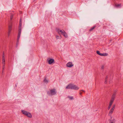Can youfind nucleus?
I'll return each instance as SVG.
<instances>
[{
	"label": "nucleus",
	"mask_w": 123,
	"mask_h": 123,
	"mask_svg": "<svg viewBox=\"0 0 123 123\" xmlns=\"http://www.w3.org/2000/svg\"><path fill=\"white\" fill-rule=\"evenodd\" d=\"M22 19L21 18H20V19L19 26V29L18 30V38L17 39V46L18 44L19 40L20 37V35L21 33V26H22Z\"/></svg>",
	"instance_id": "f257e3e1"
},
{
	"label": "nucleus",
	"mask_w": 123,
	"mask_h": 123,
	"mask_svg": "<svg viewBox=\"0 0 123 123\" xmlns=\"http://www.w3.org/2000/svg\"><path fill=\"white\" fill-rule=\"evenodd\" d=\"M66 88L68 89L78 90L79 89V88L76 85L70 84L66 86Z\"/></svg>",
	"instance_id": "f03ea898"
},
{
	"label": "nucleus",
	"mask_w": 123,
	"mask_h": 123,
	"mask_svg": "<svg viewBox=\"0 0 123 123\" xmlns=\"http://www.w3.org/2000/svg\"><path fill=\"white\" fill-rule=\"evenodd\" d=\"M47 94L49 96H52L55 95L56 94V90L55 89H51L50 91L47 92Z\"/></svg>",
	"instance_id": "7ed1b4c3"
},
{
	"label": "nucleus",
	"mask_w": 123,
	"mask_h": 123,
	"mask_svg": "<svg viewBox=\"0 0 123 123\" xmlns=\"http://www.w3.org/2000/svg\"><path fill=\"white\" fill-rule=\"evenodd\" d=\"M56 31L59 34L61 33L66 38L68 37V36L67 34L64 30H60L59 28H57L56 29Z\"/></svg>",
	"instance_id": "20e7f679"
},
{
	"label": "nucleus",
	"mask_w": 123,
	"mask_h": 123,
	"mask_svg": "<svg viewBox=\"0 0 123 123\" xmlns=\"http://www.w3.org/2000/svg\"><path fill=\"white\" fill-rule=\"evenodd\" d=\"M22 113L25 115L30 118L32 117V116L31 114L29 112L25 110H22Z\"/></svg>",
	"instance_id": "39448f33"
},
{
	"label": "nucleus",
	"mask_w": 123,
	"mask_h": 123,
	"mask_svg": "<svg viewBox=\"0 0 123 123\" xmlns=\"http://www.w3.org/2000/svg\"><path fill=\"white\" fill-rule=\"evenodd\" d=\"M47 61L49 64H52L55 63L54 59L50 58L47 59Z\"/></svg>",
	"instance_id": "423d86ee"
},
{
	"label": "nucleus",
	"mask_w": 123,
	"mask_h": 123,
	"mask_svg": "<svg viewBox=\"0 0 123 123\" xmlns=\"http://www.w3.org/2000/svg\"><path fill=\"white\" fill-rule=\"evenodd\" d=\"M67 67L71 68L74 66L72 63L71 62H68L66 65Z\"/></svg>",
	"instance_id": "0eeeda50"
},
{
	"label": "nucleus",
	"mask_w": 123,
	"mask_h": 123,
	"mask_svg": "<svg viewBox=\"0 0 123 123\" xmlns=\"http://www.w3.org/2000/svg\"><path fill=\"white\" fill-rule=\"evenodd\" d=\"M12 26L11 25H9V26L8 30V36L10 35V32L12 30Z\"/></svg>",
	"instance_id": "6e6552de"
},
{
	"label": "nucleus",
	"mask_w": 123,
	"mask_h": 123,
	"mask_svg": "<svg viewBox=\"0 0 123 123\" xmlns=\"http://www.w3.org/2000/svg\"><path fill=\"white\" fill-rule=\"evenodd\" d=\"M116 92L117 91H114L113 94L112 95V96L111 97V99H114L115 98V96L116 95Z\"/></svg>",
	"instance_id": "1a4fd4ad"
},
{
	"label": "nucleus",
	"mask_w": 123,
	"mask_h": 123,
	"mask_svg": "<svg viewBox=\"0 0 123 123\" xmlns=\"http://www.w3.org/2000/svg\"><path fill=\"white\" fill-rule=\"evenodd\" d=\"M96 27V26H93L89 30V31H92Z\"/></svg>",
	"instance_id": "9d476101"
},
{
	"label": "nucleus",
	"mask_w": 123,
	"mask_h": 123,
	"mask_svg": "<svg viewBox=\"0 0 123 123\" xmlns=\"http://www.w3.org/2000/svg\"><path fill=\"white\" fill-rule=\"evenodd\" d=\"M110 121L111 122L110 123H115L116 120L115 119H113L112 120H111Z\"/></svg>",
	"instance_id": "9b49d317"
},
{
	"label": "nucleus",
	"mask_w": 123,
	"mask_h": 123,
	"mask_svg": "<svg viewBox=\"0 0 123 123\" xmlns=\"http://www.w3.org/2000/svg\"><path fill=\"white\" fill-rule=\"evenodd\" d=\"M107 55V54L106 53H101V56H105Z\"/></svg>",
	"instance_id": "f8f14e48"
},
{
	"label": "nucleus",
	"mask_w": 123,
	"mask_h": 123,
	"mask_svg": "<svg viewBox=\"0 0 123 123\" xmlns=\"http://www.w3.org/2000/svg\"><path fill=\"white\" fill-rule=\"evenodd\" d=\"M108 78V76H106L105 80V84H106L107 83V80Z\"/></svg>",
	"instance_id": "ddd939ff"
},
{
	"label": "nucleus",
	"mask_w": 123,
	"mask_h": 123,
	"mask_svg": "<svg viewBox=\"0 0 123 123\" xmlns=\"http://www.w3.org/2000/svg\"><path fill=\"white\" fill-rule=\"evenodd\" d=\"M97 53L99 55L101 56V53H100V52L99 51L97 50L96 51Z\"/></svg>",
	"instance_id": "4468645a"
},
{
	"label": "nucleus",
	"mask_w": 123,
	"mask_h": 123,
	"mask_svg": "<svg viewBox=\"0 0 123 123\" xmlns=\"http://www.w3.org/2000/svg\"><path fill=\"white\" fill-rule=\"evenodd\" d=\"M43 81L44 82L46 83H48V80L46 79V78L44 79L43 80Z\"/></svg>",
	"instance_id": "2eb2a0df"
},
{
	"label": "nucleus",
	"mask_w": 123,
	"mask_h": 123,
	"mask_svg": "<svg viewBox=\"0 0 123 123\" xmlns=\"http://www.w3.org/2000/svg\"><path fill=\"white\" fill-rule=\"evenodd\" d=\"M116 7H121V4H116Z\"/></svg>",
	"instance_id": "dca6fc26"
},
{
	"label": "nucleus",
	"mask_w": 123,
	"mask_h": 123,
	"mask_svg": "<svg viewBox=\"0 0 123 123\" xmlns=\"http://www.w3.org/2000/svg\"><path fill=\"white\" fill-rule=\"evenodd\" d=\"M113 110H112V109H111L109 112V115L110 114H112V113H113Z\"/></svg>",
	"instance_id": "f3484780"
},
{
	"label": "nucleus",
	"mask_w": 123,
	"mask_h": 123,
	"mask_svg": "<svg viewBox=\"0 0 123 123\" xmlns=\"http://www.w3.org/2000/svg\"><path fill=\"white\" fill-rule=\"evenodd\" d=\"M115 104L114 105H113V107H112V108L111 109H112V110H114V109L115 107Z\"/></svg>",
	"instance_id": "a211bd4d"
},
{
	"label": "nucleus",
	"mask_w": 123,
	"mask_h": 123,
	"mask_svg": "<svg viewBox=\"0 0 123 123\" xmlns=\"http://www.w3.org/2000/svg\"><path fill=\"white\" fill-rule=\"evenodd\" d=\"M56 39H60V38H61V37H59L58 35H56Z\"/></svg>",
	"instance_id": "6ab92c4d"
},
{
	"label": "nucleus",
	"mask_w": 123,
	"mask_h": 123,
	"mask_svg": "<svg viewBox=\"0 0 123 123\" xmlns=\"http://www.w3.org/2000/svg\"><path fill=\"white\" fill-rule=\"evenodd\" d=\"M68 97L71 100H72L73 99V97L72 96H68Z\"/></svg>",
	"instance_id": "aec40b11"
},
{
	"label": "nucleus",
	"mask_w": 123,
	"mask_h": 123,
	"mask_svg": "<svg viewBox=\"0 0 123 123\" xmlns=\"http://www.w3.org/2000/svg\"><path fill=\"white\" fill-rule=\"evenodd\" d=\"M111 105H109L108 107V110H109L110 109V108H111Z\"/></svg>",
	"instance_id": "412c9836"
},
{
	"label": "nucleus",
	"mask_w": 123,
	"mask_h": 123,
	"mask_svg": "<svg viewBox=\"0 0 123 123\" xmlns=\"http://www.w3.org/2000/svg\"><path fill=\"white\" fill-rule=\"evenodd\" d=\"M113 103V102L110 101V103L109 105H111V106Z\"/></svg>",
	"instance_id": "4be33fe9"
},
{
	"label": "nucleus",
	"mask_w": 123,
	"mask_h": 123,
	"mask_svg": "<svg viewBox=\"0 0 123 123\" xmlns=\"http://www.w3.org/2000/svg\"><path fill=\"white\" fill-rule=\"evenodd\" d=\"M114 99H112L111 98L110 101L113 102Z\"/></svg>",
	"instance_id": "5701e85b"
},
{
	"label": "nucleus",
	"mask_w": 123,
	"mask_h": 123,
	"mask_svg": "<svg viewBox=\"0 0 123 123\" xmlns=\"http://www.w3.org/2000/svg\"><path fill=\"white\" fill-rule=\"evenodd\" d=\"M2 56H3V57H4V52H3Z\"/></svg>",
	"instance_id": "b1692460"
},
{
	"label": "nucleus",
	"mask_w": 123,
	"mask_h": 123,
	"mask_svg": "<svg viewBox=\"0 0 123 123\" xmlns=\"http://www.w3.org/2000/svg\"><path fill=\"white\" fill-rule=\"evenodd\" d=\"M104 68V66H102L101 68V69H103Z\"/></svg>",
	"instance_id": "393cba45"
},
{
	"label": "nucleus",
	"mask_w": 123,
	"mask_h": 123,
	"mask_svg": "<svg viewBox=\"0 0 123 123\" xmlns=\"http://www.w3.org/2000/svg\"><path fill=\"white\" fill-rule=\"evenodd\" d=\"M2 64H4L3 67H4V66L5 62H2Z\"/></svg>",
	"instance_id": "a878e982"
},
{
	"label": "nucleus",
	"mask_w": 123,
	"mask_h": 123,
	"mask_svg": "<svg viewBox=\"0 0 123 123\" xmlns=\"http://www.w3.org/2000/svg\"><path fill=\"white\" fill-rule=\"evenodd\" d=\"M12 16H13V15H12V16L11 15V16L10 18H11V20H12Z\"/></svg>",
	"instance_id": "bb28decb"
},
{
	"label": "nucleus",
	"mask_w": 123,
	"mask_h": 123,
	"mask_svg": "<svg viewBox=\"0 0 123 123\" xmlns=\"http://www.w3.org/2000/svg\"><path fill=\"white\" fill-rule=\"evenodd\" d=\"M2 62H5V59H2Z\"/></svg>",
	"instance_id": "cd10ccee"
},
{
	"label": "nucleus",
	"mask_w": 123,
	"mask_h": 123,
	"mask_svg": "<svg viewBox=\"0 0 123 123\" xmlns=\"http://www.w3.org/2000/svg\"><path fill=\"white\" fill-rule=\"evenodd\" d=\"M81 91H82L83 92H85V91L83 90H81L80 92H81Z\"/></svg>",
	"instance_id": "c85d7f7f"
},
{
	"label": "nucleus",
	"mask_w": 123,
	"mask_h": 123,
	"mask_svg": "<svg viewBox=\"0 0 123 123\" xmlns=\"http://www.w3.org/2000/svg\"><path fill=\"white\" fill-rule=\"evenodd\" d=\"M5 59L4 56V57H3V56H2V59Z\"/></svg>",
	"instance_id": "c756f323"
},
{
	"label": "nucleus",
	"mask_w": 123,
	"mask_h": 123,
	"mask_svg": "<svg viewBox=\"0 0 123 123\" xmlns=\"http://www.w3.org/2000/svg\"><path fill=\"white\" fill-rule=\"evenodd\" d=\"M82 93V92H80V95H81V94Z\"/></svg>",
	"instance_id": "7c9ffc66"
},
{
	"label": "nucleus",
	"mask_w": 123,
	"mask_h": 123,
	"mask_svg": "<svg viewBox=\"0 0 123 123\" xmlns=\"http://www.w3.org/2000/svg\"><path fill=\"white\" fill-rule=\"evenodd\" d=\"M3 70H2V72L3 73Z\"/></svg>",
	"instance_id": "2f4dec72"
}]
</instances>
